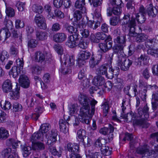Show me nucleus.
<instances>
[{
    "instance_id": "obj_24",
    "label": "nucleus",
    "mask_w": 158,
    "mask_h": 158,
    "mask_svg": "<svg viewBox=\"0 0 158 158\" xmlns=\"http://www.w3.org/2000/svg\"><path fill=\"white\" fill-rule=\"evenodd\" d=\"M85 5V0H77L75 2V6L76 8L80 9L82 13H85L86 9Z\"/></svg>"
},
{
    "instance_id": "obj_4",
    "label": "nucleus",
    "mask_w": 158,
    "mask_h": 158,
    "mask_svg": "<svg viewBox=\"0 0 158 158\" xmlns=\"http://www.w3.org/2000/svg\"><path fill=\"white\" fill-rule=\"evenodd\" d=\"M133 63L132 60L127 59L125 56H121L118 59L117 64L118 66L120 67L121 69L124 71L128 70Z\"/></svg>"
},
{
    "instance_id": "obj_63",
    "label": "nucleus",
    "mask_w": 158,
    "mask_h": 158,
    "mask_svg": "<svg viewBox=\"0 0 158 158\" xmlns=\"http://www.w3.org/2000/svg\"><path fill=\"white\" fill-rule=\"evenodd\" d=\"M51 145L50 146V145H48V149L50 152L54 155H58L59 154L58 152L56 150L55 147Z\"/></svg>"
},
{
    "instance_id": "obj_11",
    "label": "nucleus",
    "mask_w": 158,
    "mask_h": 158,
    "mask_svg": "<svg viewBox=\"0 0 158 158\" xmlns=\"http://www.w3.org/2000/svg\"><path fill=\"white\" fill-rule=\"evenodd\" d=\"M61 62H64L65 65L71 67L74 64V60L73 56H70L68 54L64 55L60 57Z\"/></svg>"
},
{
    "instance_id": "obj_30",
    "label": "nucleus",
    "mask_w": 158,
    "mask_h": 158,
    "mask_svg": "<svg viewBox=\"0 0 158 158\" xmlns=\"http://www.w3.org/2000/svg\"><path fill=\"white\" fill-rule=\"evenodd\" d=\"M21 70L18 68L17 66H13L9 72V74L12 76L13 78L17 77L19 74L20 73Z\"/></svg>"
},
{
    "instance_id": "obj_45",
    "label": "nucleus",
    "mask_w": 158,
    "mask_h": 158,
    "mask_svg": "<svg viewBox=\"0 0 158 158\" xmlns=\"http://www.w3.org/2000/svg\"><path fill=\"white\" fill-rule=\"evenodd\" d=\"M1 107L5 110H8L11 108V105L10 102L6 101L5 102L2 101L0 103Z\"/></svg>"
},
{
    "instance_id": "obj_27",
    "label": "nucleus",
    "mask_w": 158,
    "mask_h": 158,
    "mask_svg": "<svg viewBox=\"0 0 158 158\" xmlns=\"http://www.w3.org/2000/svg\"><path fill=\"white\" fill-rule=\"evenodd\" d=\"M43 135V133L41 132L40 130H39L38 131L35 132L32 135L31 137V141L33 143L34 141L37 139L43 140L44 138Z\"/></svg>"
},
{
    "instance_id": "obj_16",
    "label": "nucleus",
    "mask_w": 158,
    "mask_h": 158,
    "mask_svg": "<svg viewBox=\"0 0 158 158\" xmlns=\"http://www.w3.org/2000/svg\"><path fill=\"white\" fill-rule=\"evenodd\" d=\"M66 35L64 33H58L53 35V40L56 42L61 43L66 40Z\"/></svg>"
},
{
    "instance_id": "obj_62",
    "label": "nucleus",
    "mask_w": 158,
    "mask_h": 158,
    "mask_svg": "<svg viewBox=\"0 0 158 158\" xmlns=\"http://www.w3.org/2000/svg\"><path fill=\"white\" fill-rule=\"evenodd\" d=\"M96 36L100 42V40H104L106 39V35L102 32H98L96 33Z\"/></svg>"
},
{
    "instance_id": "obj_19",
    "label": "nucleus",
    "mask_w": 158,
    "mask_h": 158,
    "mask_svg": "<svg viewBox=\"0 0 158 158\" xmlns=\"http://www.w3.org/2000/svg\"><path fill=\"white\" fill-rule=\"evenodd\" d=\"M126 102L123 100L122 103V112H121V117L123 118L126 120V121H130V118L133 116H134V113H127V114H125V110L126 109V107H125L124 104Z\"/></svg>"
},
{
    "instance_id": "obj_50",
    "label": "nucleus",
    "mask_w": 158,
    "mask_h": 158,
    "mask_svg": "<svg viewBox=\"0 0 158 158\" xmlns=\"http://www.w3.org/2000/svg\"><path fill=\"white\" fill-rule=\"evenodd\" d=\"M120 21L119 17H113L110 19V24L112 26L117 25Z\"/></svg>"
},
{
    "instance_id": "obj_44",
    "label": "nucleus",
    "mask_w": 158,
    "mask_h": 158,
    "mask_svg": "<svg viewBox=\"0 0 158 158\" xmlns=\"http://www.w3.org/2000/svg\"><path fill=\"white\" fill-rule=\"evenodd\" d=\"M89 41L85 39H81L78 44L79 47L83 49H85L88 47L89 44Z\"/></svg>"
},
{
    "instance_id": "obj_26",
    "label": "nucleus",
    "mask_w": 158,
    "mask_h": 158,
    "mask_svg": "<svg viewBox=\"0 0 158 158\" xmlns=\"http://www.w3.org/2000/svg\"><path fill=\"white\" fill-rule=\"evenodd\" d=\"M108 68L107 65L104 64L99 66L98 68L97 69V72L98 74L101 75H105L107 77L108 76V73H107V69Z\"/></svg>"
},
{
    "instance_id": "obj_12",
    "label": "nucleus",
    "mask_w": 158,
    "mask_h": 158,
    "mask_svg": "<svg viewBox=\"0 0 158 158\" xmlns=\"http://www.w3.org/2000/svg\"><path fill=\"white\" fill-rule=\"evenodd\" d=\"M19 81L20 85L24 88H27L30 86V81L28 78L25 75H22L20 76Z\"/></svg>"
},
{
    "instance_id": "obj_2",
    "label": "nucleus",
    "mask_w": 158,
    "mask_h": 158,
    "mask_svg": "<svg viewBox=\"0 0 158 158\" xmlns=\"http://www.w3.org/2000/svg\"><path fill=\"white\" fill-rule=\"evenodd\" d=\"M79 101L82 106L79 114V119L80 122L87 124L89 123L90 119L91 117V113L90 114V100L87 96L81 94L78 97Z\"/></svg>"
},
{
    "instance_id": "obj_48",
    "label": "nucleus",
    "mask_w": 158,
    "mask_h": 158,
    "mask_svg": "<svg viewBox=\"0 0 158 158\" xmlns=\"http://www.w3.org/2000/svg\"><path fill=\"white\" fill-rule=\"evenodd\" d=\"M110 5L112 6H123L122 0H109Z\"/></svg>"
},
{
    "instance_id": "obj_9",
    "label": "nucleus",
    "mask_w": 158,
    "mask_h": 158,
    "mask_svg": "<svg viewBox=\"0 0 158 158\" xmlns=\"http://www.w3.org/2000/svg\"><path fill=\"white\" fill-rule=\"evenodd\" d=\"M35 21L38 27L44 30L47 28L45 18L42 15H36Z\"/></svg>"
},
{
    "instance_id": "obj_59",
    "label": "nucleus",
    "mask_w": 158,
    "mask_h": 158,
    "mask_svg": "<svg viewBox=\"0 0 158 158\" xmlns=\"http://www.w3.org/2000/svg\"><path fill=\"white\" fill-rule=\"evenodd\" d=\"M54 48L55 51L57 53L60 55H62L63 52V49L62 47L59 44L55 45Z\"/></svg>"
},
{
    "instance_id": "obj_28",
    "label": "nucleus",
    "mask_w": 158,
    "mask_h": 158,
    "mask_svg": "<svg viewBox=\"0 0 158 158\" xmlns=\"http://www.w3.org/2000/svg\"><path fill=\"white\" fill-rule=\"evenodd\" d=\"M119 69L118 67H116L114 69H113L112 66L110 67L109 68L108 73V76L107 77L109 79H112L114 77V75H117L119 73Z\"/></svg>"
},
{
    "instance_id": "obj_41",
    "label": "nucleus",
    "mask_w": 158,
    "mask_h": 158,
    "mask_svg": "<svg viewBox=\"0 0 158 158\" xmlns=\"http://www.w3.org/2000/svg\"><path fill=\"white\" fill-rule=\"evenodd\" d=\"M100 25V22L99 21H97V22L94 21H89L88 22V26L93 29H95Z\"/></svg>"
},
{
    "instance_id": "obj_23",
    "label": "nucleus",
    "mask_w": 158,
    "mask_h": 158,
    "mask_svg": "<svg viewBox=\"0 0 158 158\" xmlns=\"http://www.w3.org/2000/svg\"><path fill=\"white\" fill-rule=\"evenodd\" d=\"M59 125L61 131L66 133L68 131L69 124L65 119H60L59 121Z\"/></svg>"
},
{
    "instance_id": "obj_36",
    "label": "nucleus",
    "mask_w": 158,
    "mask_h": 158,
    "mask_svg": "<svg viewBox=\"0 0 158 158\" xmlns=\"http://www.w3.org/2000/svg\"><path fill=\"white\" fill-rule=\"evenodd\" d=\"M18 142L12 138L9 139L6 141V144L9 147L12 146L13 148H16L18 146Z\"/></svg>"
},
{
    "instance_id": "obj_7",
    "label": "nucleus",
    "mask_w": 158,
    "mask_h": 158,
    "mask_svg": "<svg viewBox=\"0 0 158 158\" xmlns=\"http://www.w3.org/2000/svg\"><path fill=\"white\" fill-rule=\"evenodd\" d=\"M57 135V131L56 130H52L50 132H49L46 136L47 139V144L50 146L53 145L57 141L56 137Z\"/></svg>"
},
{
    "instance_id": "obj_61",
    "label": "nucleus",
    "mask_w": 158,
    "mask_h": 158,
    "mask_svg": "<svg viewBox=\"0 0 158 158\" xmlns=\"http://www.w3.org/2000/svg\"><path fill=\"white\" fill-rule=\"evenodd\" d=\"M139 87L141 88H144V89H149V87H151L150 85H147V84L143 82L142 80H139Z\"/></svg>"
},
{
    "instance_id": "obj_6",
    "label": "nucleus",
    "mask_w": 158,
    "mask_h": 158,
    "mask_svg": "<svg viewBox=\"0 0 158 158\" xmlns=\"http://www.w3.org/2000/svg\"><path fill=\"white\" fill-rule=\"evenodd\" d=\"M78 34H73L68 38L66 44L70 48H73L78 44L79 38Z\"/></svg>"
},
{
    "instance_id": "obj_3",
    "label": "nucleus",
    "mask_w": 158,
    "mask_h": 158,
    "mask_svg": "<svg viewBox=\"0 0 158 158\" xmlns=\"http://www.w3.org/2000/svg\"><path fill=\"white\" fill-rule=\"evenodd\" d=\"M148 108L146 105L143 109H139L138 110V114L141 118H136L134 119V116H133L130 118V121L133 120L134 124L138 125L142 128H147L149 126V124L147 122L146 119H147L149 116L148 111Z\"/></svg>"
},
{
    "instance_id": "obj_42",
    "label": "nucleus",
    "mask_w": 158,
    "mask_h": 158,
    "mask_svg": "<svg viewBox=\"0 0 158 158\" xmlns=\"http://www.w3.org/2000/svg\"><path fill=\"white\" fill-rule=\"evenodd\" d=\"M50 125L48 123H44L41 125L39 130L41 132L44 133H46L50 129Z\"/></svg>"
},
{
    "instance_id": "obj_57",
    "label": "nucleus",
    "mask_w": 158,
    "mask_h": 158,
    "mask_svg": "<svg viewBox=\"0 0 158 158\" xmlns=\"http://www.w3.org/2000/svg\"><path fill=\"white\" fill-rule=\"evenodd\" d=\"M13 36L15 38H19V39L22 41V34L19 31H18L17 30H14L12 31Z\"/></svg>"
},
{
    "instance_id": "obj_53",
    "label": "nucleus",
    "mask_w": 158,
    "mask_h": 158,
    "mask_svg": "<svg viewBox=\"0 0 158 158\" xmlns=\"http://www.w3.org/2000/svg\"><path fill=\"white\" fill-rule=\"evenodd\" d=\"M10 52L11 55L16 56L19 53V50L16 46L12 45L10 48Z\"/></svg>"
},
{
    "instance_id": "obj_14",
    "label": "nucleus",
    "mask_w": 158,
    "mask_h": 158,
    "mask_svg": "<svg viewBox=\"0 0 158 158\" xmlns=\"http://www.w3.org/2000/svg\"><path fill=\"white\" fill-rule=\"evenodd\" d=\"M112 41L105 40L104 42L99 43L98 45L101 50L105 52L112 48Z\"/></svg>"
},
{
    "instance_id": "obj_31",
    "label": "nucleus",
    "mask_w": 158,
    "mask_h": 158,
    "mask_svg": "<svg viewBox=\"0 0 158 158\" xmlns=\"http://www.w3.org/2000/svg\"><path fill=\"white\" fill-rule=\"evenodd\" d=\"M16 88L15 91H10V95L12 99L17 100L18 99L19 96V91L20 90V87H18L17 83L16 84Z\"/></svg>"
},
{
    "instance_id": "obj_52",
    "label": "nucleus",
    "mask_w": 158,
    "mask_h": 158,
    "mask_svg": "<svg viewBox=\"0 0 158 158\" xmlns=\"http://www.w3.org/2000/svg\"><path fill=\"white\" fill-rule=\"evenodd\" d=\"M32 9L33 11L35 13H41L43 10V8L42 6H37L36 5H34L32 7Z\"/></svg>"
},
{
    "instance_id": "obj_39",
    "label": "nucleus",
    "mask_w": 158,
    "mask_h": 158,
    "mask_svg": "<svg viewBox=\"0 0 158 158\" xmlns=\"http://www.w3.org/2000/svg\"><path fill=\"white\" fill-rule=\"evenodd\" d=\"M99 62V60L95 59L94 55H92L89 61L90 67L92 68H94L96 65L98 64Z\"/></svg>"
},
{
    "instance_id": "obj_51",
    "label": "nucleus",
    "mask_w": 158,
    "mask_h": 158,
    "mask_svg": "<svg viewBox=\"0 0 158 158\" xmlns=\"http://www.w3.org/2000/svg\"><path fill=\"white\" fill-rule=\"evenodd\" d=\"M31 71L33 74L38 75L41 72V68L38 65L32 67L31 68Z\"/></svg>"
},
{
    "instance_id": "obj_58",
    "label": "nucleus",
    "mask_w": 158,
    "mask_h": 158,
    "mask_svg": "<svg viewBox=\"0 0 158 158\" xmlns=\"http://www.w3.org/2000/svg\"><path fill=\"white\" fill-rule=\"evenodd\" d=\"M22 106L21 104L19 103L15 102L13 106V110L14 112L20 111L21 110Z\"/></svg>"
},
{
    "instance_id": "obj_20",
    "label": "nucleus",
    "mask_w": 158,
    "mask_h": 158,
    "mask_svg": "<svg viewBox=\"0 0 158 158\" xmlns=\"http://www.w3.org/2000/svg\"><path fill=\"white\" fill-rule=\"evenodd\" d=\"M10 35L8 29L2 28L0 31V40L5 41L10 36Z\"/></svg>"
},
{
    "instance_id": "obj_35",
    "label": "nucleus",
    "mask_w": 158,
    "mask_h": 158,
    "mask_svg": "<svg viewBox=\"0 0 158 158\" xmlns=\"http://www.w3.org/2000/svg\"><path fill=\"white\" fill-rule=\"evenodd\" d=\"M32 148L33 150L41 151L45 149V146L44 144L42 143L36 142L33 144Z\"/></svg>"
},
{
    "instance_id": "obj_8",
    "label": "nucleus",
    "mask_w": 158,
    "mask_h": 158,
    "mask_svg": "<svg viewBox=\"0 0 158 158\" xmlns=\"http://www.w3.org/2000/svg\"><path fill=\"white\" fill-rule=\"evenodd\" d=\"M137 152L139 154H143L148 156L153 155V157L155 158H158V148L156 149V151L153 150L149 151L148 149L143 148H139L137 149Z\"/></svg>"
},
{
    "instance_id": "obj_5",
    "label": "nucleus",
    "mask_w": 158,
    "mask_h": 158,
    "mask_svg": "<svg viewBox=\"0 0 158 158\" xmlns=\"http://www.w3.org/2000/svg\"><path fill=\"white\" fill-rule=\"evenodd\" d=\"M113 36L114 37V41L116 44L122 46L126 45V35L122 34L119 30H115L113 32Z\"/></svg>"
},
{
    "instance_id": "obj_54",
    "label": "nucleus",
    "mask_w": 158,
    "mask_h": 158,
    "mask_svg": "<svg viewBox=\"0 0 158 158\" xmlns=\"http://www.w3.org/2000/svg\"><path fill=\"white\" fill-rule=\"evenodd\" d=\"M89 2L93 6L97 7L100 6L102 3V0H89Z\"/></svg>"
},
{
    "instance_id": "obj_13",
    "label": "nucleus",
    "mask_w": 158,
    "mask_h": 158,
    "mask_svg": "<svg viewBox=\"0 0 158 158\" xmlns=\"http://www.w3.org/2000/svg\"><path fill=\"white\" fill-rule=\"evenodd\" d=\"M123 6H113V9L108 7L107 9V15L109 16H111L112 13L115 15H118L122 13V7Z\"/></svg>"
},
{
    "instance_id": "obj_10",
    "label": "nucleus",
    "mask_w": 158,
    "mask_h": 158,
    "mask_svg": "<svg viewBox=\"0 0 158 158\" xmlns=\"http://www.w3.org/2000/svg\"><path fill=\"white\" fill-rule=\"evenodd\" d=\"M91 56L90 52L86 51H82L80 52L78 54V62L79 66L81 65V64L84 65L85 63V60L88 59Z\"/></svg>"
},
{
    "instance_id": "obj_29",
    "label": "nucleus",
    "mask_w": 158,
    "mask_h": 158,
    "mask_svg": "<svg viewBox=\"0 0 158 158\" xmlns=\"http://www.w3.org/2000/svg\"><path fill=\"white\" fill-rule=\"evenodd\" d=\"M9 54L5 51H3L0 54V64L5 65V62L8 58Z\"/></svg>"
},
{
    "instance_id": "obj_37",
    "label": "nucleus",
    "mask_w": 158,
    "mask_h": 158,
    "mask_svg": "<svg viewBox=\"0 0 158 158\" xmlns=\"http://www.w3.org/2000/svg\"><path fill=\"white\" fill-rule=\"evenodd\" d=\"M35 58L36 61L42 62L45 60V57L43 53L38 52L35 53Z\"/></svg>"
},
{
    "instance_id": "obj_21",
    "label": "nucleus",
    "mask_w": 158,
    "mask_h": 158,
    "mask_svg": "<svg viewBox=\"0 0 158 158\" xmlns=\"http://www.w3.org/2000/svg\"><path fill=\"white\" fill-rule=\"evenodd\" d=\"M105 79L103 77L100 75L95 76L93 79V83L97 86H102L104 85Z\"/></svg>"
},
{
    "instance_id": "obj_22",
    "label": "nucleus",
    "mask_w": 158,
    "mask_h": 158,
    "mask_svg": "<svg viewBox=\"0 0 158 158\" xmlns=\"http://www.w3.org/2000/svg\"><path fill=\"white\" fill-rule=\"evenodd\" d=\"M35 34L36 39L38 40H44L48 37V33L46 32L40 30L36 31Z\"/></svg>"
},
{
    "instance_id": "obj_56",
    "label": "nucleus",
    "mask_w": 158,
    "mask_h": 158,
    "mask_svg": "<svg viewBox=\"0 0 158 158\" xmlns=\"http://www.w3.org/2000/svg\"><path fill=\"white\" fill-rule=\"evenodd\" d=\"M37 44V41L35 39H31L28 42V47L30 48H33L35 47Z\"/></svg>"
},
{
    "instance_id": "obj_64",
    "label": "nucleus",
    "mask_w": 158,
    "mask_h": 158,
    "mask_svg": "<svg viewBox=\"0 0 158 158\" xmlns=\"http://www.w3.org/2000/svg\"><path fill=\"white\" fill-rule=\"evenodd\" d=\"M77 137L79 139L82 140L85 137V130L83 129H80L77 132Z\"/></svg>"
},
{
    "instance_id": "obj_25",
    "label": "nucleus",
    "mask_w": 158,
    "mask_h": 158,
    "mask_svg": "<svg viewBox=\"0 0 158 158\" xmlns=\"http://www.w3.org/2000/svg\"><path fill=\"white\" fill-rule=\"evenodd\" d=\"M68 150L72 153H77L79 151V146L76 143L73 144L69 143L67 144V145Z\"/></svg>"
},
{
    "instance_id": "obj_18",
    "label": "nucleus",
    "mask_w": 158,
    "mask_h": 158,
    "mask_svg": "<svg viewBox=\"0 0 158 158\" xmlns=\"http://www.w3.org/2000/svg\"><path fill=\"white\" fill-rule=\"evenodd\" d=\"M2 89L3 92L6 93L11 91L12 85L10 80L7 79L3 82L2 85Z\"/></svg>"
},
{
    "instance_id": "obj_47",
    "label": "nucleus",
    "mask_w": 158,
    "mask_h": 158,
    "mask_svg": "<svg viewBox=\"0 0 158 158\" xmlns=\"http://www.w3.org/2000/svg\"><path fill=\"white\" fill-rule=\"evenodd\" d=\"M149 58L145 54H142L140 57L138 58L139 61L140 62H143L144 64H147L149 62Z\"/></svg>"
},
{
    "instance_id": "obj_40",
    "label": "nucleus",
    "mask_w": 158,
    "mask_h": 158,
    "mask_svg": "<svg viewBox=\"0 0 158 158\" xmlns=\"http://www.w3.org/2000/svg\"><path fill=\"white\" fill-rule=\"evenodd\" d=\"M136 19L137 21L139 23H143L146 20L145 15L140 13L135 14Z\"/></svg>"
},
{
    "instance_id": "obj_43",
    "label": "nucleus",
    "mask_w": 158,
    "mask_h": 158,
    "mask_svg": "<svg viewBox=\"0 0 158 158\" xmlns=\"http://www.w3.org/2000/svg\"><path fill=\"white\" fill-rule=\"evenodd\" d=\"M112 149L110 148L108 146H102L101 148V151L104 155L108 156L111 153Z\"/></svg>"
},
{
    "instance_id": "obj_32",
    "label": "nucleus",
    "mask_w": 158,
    "mask_h": 158,
    "mask_svg": "<svg viewBox=\"0 0 158 158\" xmlns=\"http://www.w3.org/2000/svg\"><path fill=\"white\" fill-rule=\"evenodd\" d=\"M9 136L8 131L3 127H0V139H5Z\"/></svg>"
},
{
    "instance_id": "obj_15",
    "label": "nucleus",
    "mask_w": 158,
    "mask_h": 158,
    "mask_svg": "<svg viewBox=\"0 0 158 158\" xmlns=\"http://www.w3.org/2000/svg\"><path fill=\"white\" fill-rule=\"evenodd\" d=\"M148 2H151V1ZM147 13L149 16L152 17H155L157 14V10L155 7H153L152 4L150 3L147 6Z\"/></svg>"
},
{
    "instance_id": "obj_46",
    "label": "nucleus",
    "mask_w": 158,
    "mask_h": 158,
    "mask_svg": "<svg viewBox=\"0 0 158 158\" xmlns=\"http://www.w3.org/2000/svg\"><path fill=\"white\" fill-rule=\"evenodd\" d=\"M109 128L110 131L109 134H108V141L110 142L111 141L113 138V132L114 131V128L113 126L111 124H109Z\"/></svg>"
},
{
    "instance_id": "obj_17",
    "label": "nucleus",
    "mask_w": 158,
    "mask_h": 158,
    "mask_svg": "<svg viewBox=\"0 0 158 158\" xmlns=\"http://www.w3.org/2000/svg\"><path fill=\"white\" fill-rule=\"evenodd\" d=\"M124 47V46H122L117 44H116L113 47V52L118 54V59L121 56L123 57L125 56L123 51Z\"/></svg>"
},
{
    "instance_id": "obj_49",
    "label": "nucleus",
    "mask_w": 158,
    "mask_h": 158,
    "mask_svg": "<svg viewBox=\"0 0 158 158\" xmlns=\"http://www.w3.org/2000/svg\"><path fill=\"white\" fill-rule=\"evenodd\" d=\"M65 27L66 30L70 33L78 34L77 33V31H78V29H75L73 26L69 25L68 24H66Z\"/></svg>"
},
{
    "instance_id": "obj_60",
    "label": "nucleus",
    "mask_w": 158,
    "mask_h": 158,
    "mask_svg": "<svg viewBox=\"0 0 158 158\" xmlns=\"http://www.w3.org/2000/svg\"><path fill=\"white\" fill-rule=\"evenodd\" d=\"M6 15L8 16L12 17L14 16L15 12L13 9L11 7H7L6 8Z\"/></svg>"
},
{
    "instance_id": "obj_55",
    "label": "nucleus",
    "mask_w": 158,
    "mask_h": 158,
    "mask_svg": "<svg viewBox=\"0 0 158 158\" xmlns=\"http://www.w3.org/2000/svg\"><path fill=\"white\" fill-rule=\"evenodd\" d=\"M81 141L83 143V144L85 147H88L90 145L91 143V139L87 137H85Z\"/></svg>"
},
{
    "instance_id": "obj_1",
    "label": "nucleus",
    "mask_w": 158,
    "mask_h": 158,
    "mask_svg": "<svg viewBox=\"0 0 158 158\" xmlns=\"http://www.w3.org/2000/svg\"><path fill=\"white\" fill-rule=\"evenodd\" d=\"M121 22L123 26L129 29V36L136 37L135 40L137 42H142L147 39L148 36L147 35L144 34H138L135 32V27L136 26L135 18L133 17L130 18L129 14L125 15Z\"/></svg>"
},
{
    "instance_id": "obj_38",
    "label": "nucleus",
    "mask_w": 158,
    "mask_h": 158,
    "mask_svg": "<svg viewBox=\"0 0 158 158\" xmlns=\"http://www.w3.org/2000/svg\"><path fill=\"white\" fill-rule=\"evenodd\" d=\"M24 157H27L31 152V148L29 146H24L22 148Z\"/></svg>"
},
{
    "instance_id": "obj_33",
    "label": "nucleus",
    "mask_w": 158,
    "mask_h": 158,
    "mask_svg": "<svg viewBox=\"0 0 158 158\" xmlns=\"http://www.w3.org/2000/svg\"><path fill=\"white\" fill-rule=\"evenodd\" d=\"M109 102L106 101L103 102L101 105V108L102 110L103 116H106L108 113L109 110L110 108Z\"/></svg>"
},
{
    "instance_id": "obj_34",
    "label": "nucleus",
    "mask_w": 158,
    "mask_h": 158,
    "mask_svg": "<svg viewBox=\"0 0 158 158\" xmlns=\"http://www.w3.org/2000/svg\"><path fill=\"white\" fill-rule=\"evenodd\" d=\"M145 45L150 48L155 46L158 47V35L157 40L154 38L148 40L145 43Z\"/></svg>"
}]
</instances>
